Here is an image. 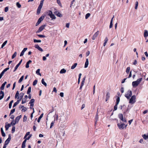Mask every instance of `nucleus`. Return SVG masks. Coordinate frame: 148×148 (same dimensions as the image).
Instances as JSON below:
<instances>
[{"instance_id":"36","label":"nucleus","mask_w":148,"mask_h":148,"mask_svg":"<svg viewBox=\"0 0 148 148\" xmlns=\"http://www.w3.org/2000/svg\"><path fill=\"white\" fill-rule=\"evenodd\" d=\"M130 70V68L129 67H127L126 69V72L127 74H128Z\"/></svg>"},{"instance_id":"10","label":"nucleus","mask_w":148,"mask_h":148,"mask_svg":"<svg viewBox=\"0 0 148 148\" xmlns=\"http://www.w3.org/2000/svg\"><path fill=\"white\" fill-rule=\"evenodd\" d=\"M35 47L36 49H37L38 50H39L40 51L42 52L43 51L42 49L40 47L38 44L36 45Z\"/></svg>"},{"instance_id":"39","label":"nucleus","mask_w":148,"mask_h":148,"mask_svg":"<svg viewBox=\"0 0 148 148\" xmlns=\"http://www.w3.org/2000/svg\"><path fill=\"white\" fill-rule=\"evenodd\" d=\"M23 78H24V76L23 75L21 77V78L19 79V80L18 81V82L19 83H21L22 81Z\"/></svg>"},{"instance_id":"40","label":"nucleus","mask_w":148,"mask_h":148,"mask_svg":"<svg viewBox=\"0 0 148 148\" xmlns=\"http://www.w3.org/2000/svg\"><path fill=\"white\" fill-rule=\"evenodd\" d=\"M34 42H41V40H37L36 39H34Z\"/></svg>"},{"instance_id":"47","label":"nucleus","mask_w":148,"mask_h":148,"mask_svg":"<svg viewBox=\"0 0 148 148\" xmlns=\"http://www.w3.org/2000/svg\"><path fill=\"white\" fill-rule=\"evenodd\" d=\"M55 120L53 121H52L51 123L50 128H52V127L53 125L54 124V123Z\"/></svg>"},{"instance_id":"59","label":"nucleus","mask_w":148,"mask_h":148,"mask_svg":"<svg viewBox=\"0 0 148 148\" xmlns=\"http://www.w3.org/2000/svg\"><path fill=\"white\" fill-rule=\"evenodd\" d=\"M31 87H29L28 88V94L29 93L31 92Z\"/></svg>"},{"instance_id":"5","label":"nucleus","mask_w":148,"mask_h":148,"mask_svg":"<svg viewBox=\"0 0 148 148\" xmlns=\"http://www.w3.org/2000/svg\"><path fill=\"white\" fill-rule=\"evenodd\" d=\"M35 101V100L34 99H32L29 101V104H30V109H33L34 108L33 107L34 106V103Z\"/></svg>"},{"instance_id":"25","label":"nucleus","mask_w":148,"mask_h":148,"mask_svg":"<svg viewBox=\"0 0 148 148\" xmlns=\"http://www.w3.org/2000/svg\"><path fill=\"white\" fill-rule=\"evenodd\" d=\"M40 69H38L36 71V73L38 75H39L40 76H41V73H40Z\"/></svg>"},{"instance_id":"13","label":"nucleus","mask_w":148,"mask_h":148,"mask_svg":"<svg viewBox=\"0 0 148 148\" xmlns=\"http://www.w3.org/2000/svg\"><path fill=\"white\" fill-rule=\"evenodd\" d=\"M45 17V16H43L42 15L38 19V23H40L44 19Z\"/></svg>"},{"instance_id":"32","label":"nucleus","mask_w":148,"mask_h":148,"mask_svg":"<svg viewBox=\"0 0 148 148\" xmlns=\"http://www.w3.org/2000/svg\"><path fill=\"white\" fill-rule=\"evenodd\" d=\"M120 101V97H118L116 99V105H118Z\"/></svg>"},{"instance_id":"14","label":"nucleus","mask_w":148,"mask_h":148,"mask_svg":"<svg viewBox=\"0 0 148 148\" xmlns=\"http://www.w3.org/2000/svg\"><path fill=\"white\" fill-rule=\"evenodd\" d=\"M27 48H24L21 53L20 55V56H23L24 55L25 52L27 50Z\"/></svg>"},{"instance_id":"19","label":"nucleus","mask_w":148,"mask_h":148,"mask_svg":"<svg viewBox=\"0 0 148 148\" xmlns=\"http://www.w3.org/2000/svg\"><path fill=\"white\" fill-rule=\"evenodd\" d=\"M7 82H5L1 85V90H3L5 86V84H6Z\"/></svg>"},{"instance_id":"28","label":"nucleus","mask_w":148,"mask_h":148,"mask_svg":"<svg viewBox=\"0 0 148 148\" xmlns=\"http://www.w3.org/2000/svg\"><path fill=\"white\" fill-rule=\"evenodd\" d=\"M43 113H42V114H41L40 115L39 117L38 118V119L37 121H38V122L39 123L40 122V120L43 117Z\"/></svg>"},{"instance_id":"58","label":"nucleus","mask_w":148,"mask_h":148,"mask_svg":"<svg viewBox=\"0 0 148 148\" xmlns=\"http://www.w3.org/2000/svg\"><path fill=\"white\" fill-rule=\"evenodd\" d=\"M42 5H43L40 4V5H39L38 8L41 9V8L42 6Z\"/></svg>"},{"instance_id":"27","label":"nucleus","mask_w":148,"mask_h":148,"mask_svg":"<svg viewBox=\"0 0 148 148\" xmlns=\"http://www.w3.org/2000/svg\"><path fill=\"white\" fill-rule=\"evenodd\" d=\"M77 65V63H74L73 65L71 67V69H74L75 67Z\"/></svg>"},{"instance_id":"3","label":"nucleus","mask_w":148,"mask_h":148,"mask_svg":"<svg viewBox=\"0 0 148 148\" xmlns=\"http://www.w3.org/2000/svg\"><path fill=\"white\" fill-rule=\"evenodd\" d=\"M130 99L129 103L131 104L134 103L136 101V96L133 95L131 97Z\"/></svg>"},{"instance_id":"44","label":"nucleus","mask_w":148,"mask_h":148,"mask_svg":"<svg viewBox=\"0 0 148 148\" xmlns=\"http://www.w3.org/2000/svg\"><path fill=\"white\" fill-rule=\"evenodd\" d=\"M19 94V93L18 91H17L16 94L15 95V98H16L18 97Z\"/></svg>"},{"instance_id":"62","label":"nucleus","mask_w":148,"mask_h":148,"mask_svg":"<svg viewBox=\"0 0 148 148\" xmlns=\"http://www.w3.org/2000/svg\"><path fill=\"white\" fill-rule=\"evenodd\" d=\"M26 102L25 99H23L22 100V103L23 104Z\"/></svg>"},{"instance_id":"23","label":"nucleus","mask_w":148,"mask_h":148,"mask_svg":"<svg viewBox=\"0 0 148 148\" xmlns=\"http://www.w3.org/2000/svg\"><path fill=\"white\" fill-rule=\"evenodd\" d=\"M142 137L144 139L147 140L148 138V134L147 135H146L145 134L143 135Z\"/></svg>"},{"instance_id":"38","label":"nucleus","mask_w":148,"mask_h":148,"mask_svg":"<svg viewBox=\"0 0 148 148\" xmlns=\"http://www.w3.org/2000/svg\"><path fill=\"white\" fill-rule=\"evenodd\" d=\"M16 5L17 7L18 8H20L21 7V5L20 4V3L18 2H17L16 3Z\"/></svg>"},{"instance_id":"4","label":"nucleus","mask_w":148,"mask_h":148,"mask_svg":"<svg viewBox=\"0 0 148 148\" xmlns=\"http://www.w3.org/2000/svg\"><path fill=\"white\" fill-rule=\"evenodd\" d=\"M47 13H48V15L50 16L52 19H55L56 18V16L55 15L52 13L51 11H49Z\"/></svg>"},{"instance_id":"6","label":"nucleus","mask_w":148,"mask_h":148,"mask_svg":"<svg viewBox=\"0 0 148 148\" xmlns=\"http://www.w3.org/2000/svg\"><path fill=\"white\" fill-rule=\"evenodd\" d=\"M117 125L120 129L122 130L124 129V128H126L127 125H125V124L123 123L121 124L118 123Z\"/></svg>"},{"instance_id":"21","label":"nucleus","mask_w":148,"mask_h":148,"mask_svg":"<svg viewBox=\"0 0 148 148\" xmlns=\"http://www.w3.org/2000/svg\"><path fill=\"white\" fill-rule=\"evenodd\" d=\"M110 97V94L109 92L107 93L106 95V101H107L109 99Z\"/></svg>"},{"instance_id":"30","label":"nucleus","mask_w":148,"mask_h":148,"mask_svg":"<svg viewBox=\"0 0 148 148\" xmlns=\"http://www.w3.org/2000/svg\"><path fill=\"white\" fill-rule=\"evenodd\" d=\"M7 42V40L5 41L2 45L1 48H3L6 45Z\"/></svg>"},{"instance_id":"55","label":"nucleus","mask_w":148,"mask_h":148,"mask_svg":"<svg viewBox=\"0 0 148 148\" xmlns=\"http://www.w3.org/2000/svg\"><path fill=\"white\" fill-rule=\"evenodd\" d=\"M16 121H13L11 123V124H12V125H15V124H16Z\"/></svg>"},{"instance_id":"42","label":"nucleus","mask_w":148,"mask_h":148,"mask_svg":"<svg viewBox=\"0 0 148 148\" xmlns=\"http://www.w3.org/2000/svg\"><path fill=\"white\" fill-rule=\"evenodd\" d=\"M17 53L16 52H15L14 53L13 55L12 56V58H14L16 56Z\"/></svg>"},{"instance_id":"7","label":"nucleus","mask_w":148,"mask_h":148,"mask_svg":"<svg viewBox=\"0 0 148 148\" xmlns=\"http://www.w3.org/2000/svg\"><path fill=\"white\" fill-rule=\"evenodd\" d=\"M45 26V25H42V26H41L39 28L38 30L37 31H36V33L37 34L41 32L42 30H43L44 29Z\"/></svg>"},{"instance_id":"56","label":"nucleus","mask_w":148,"mask_h":148,"mask_svg":"<svg viewBox=\"0 0 148 148\" xmlns=\"http://www.w3.org/2000/svg\"><path fill=\"white\" fill-rule=\"evenodd\" d=\"M118 105H116H116L114 106V110H116L117 109V106Z\"/></svg>"},{"instance_id":"45","label":"nucleus","mask_w":148,"mask_h":148,"mask_svg":"<svg viewBox=\"0 0 148 148\" xmlns=\"http://www.w3.org/2000/svg\"><path fill=\"white\" fill-rule=\"evenodd\" d=\"M41 10V9L38 8L37 9V14L38 15L40 13Z\"/></svg>"},{"instance_id":"37","label":"nucleus","mask_w":148,"mask_h":148,"mask_svg":"<svg viewBox=\"0 0 148 148\" xmlns=\"http://www.w3.org/2000/svg\"><path fill=\"white\" fill-rule=\"evenodd\" d=\"M10 126V124H8L7 125L5 126V130H8L9 127Z\"/></svg>"},{"instance_id":"24","label":"nucleus","mask_w":148,"mask_h":148,"mask_svg":"<svg viewBox=\"0 0 148 148\" xmlns=\"http://www.w3.org/2000/svg\"><path fill=\"white\" fill-rule=\"evenodd\" d=\"M66 72V70L64 69H62L60 71V73L61 74L65 73Z\"/></svg>"},{"instance_id":"1","label":"nucleus","mask_w":148,"mask_h":148,"mask_svg":"<svg viewBox=\"0 0 148 148\" xmlns=\"http://www.w3.org/2000/svg\"><path fill=\"white\" fill-rule=\"evenodd\" d=\"M142 79V78H140L137 79L136 81L133 82L132 83L133 87H134L137 86L141 81Z\"/></svg>"},{"instance_id":"11","label":"nucleus","mask_w":148,"mask_h":148,"mask_svg":"<svg viewBox=\"0 0 148 148\" xmlns=\"http://www.w3.org/2000/svg\"><path fill=\"white\" fill-rule=\"evenodd\" d=\"M4 92L2 91H1L0 92V100L2 99L4 96Z\"/></svg>"},{"instance_id":"50","label":"nucleus","mask_w":148,"mask_h":148,"mask_svg":"<svg viewBox=\"0 0 148 148\" xmlns=\"http://www.w3.org/2000/svg\"><path fill=\"white\" fill-rule=\"evenodd\" d=\"M19 66L18 64L16 66L15 68L14 69L13 71L14 72H15L16 70V69H17Z\"/></svg>"},{"instance_id":"52","label":"nucleus","mask_w":148,"mask_h":148,"mask_svg":"<svg viewBox=\"0 0 148 148\" xmlns=\"http://www.w3.org/2000/svg\"><path fill=\"white\" fill-rule=\"evenodd\" d=\"M33 112L31 114V119H32V118L33 117V114L34 112V109L33 108Z\"/></svg>"},{"instance_id":"41","label":"nucleus","mask_w":148,"mask_h":148,"mask_svg":"<svg viewBox=\"0 0 148 148\" xmlns=\"http://www.w3.org/2000/svg\"><path fill=\"white\" fill-rule=\"evenodd\" d=\"M37 35L40 38H45L46 37L45 36L43 35L37 34Z\"/></svg>"},{"instance_id":"34","label":"nucleus","mask_w":148,"mask_h":148,"mask_svg":"<svg viewBox=\"0 0 148 148\" xmlns=\"http://www.w3.org/2000/svg\"><path fill=\"white\" fill-rule=\"evenodd\" d=\"M90 14L89 13L85 15L86 19H87L90 16Z\"/></svg>"},{"instance_id":"33","label":"nucleus","mask_w":148,"mask_h":148,"mask_svg":"<svg viewBox=\"0 0 148 148\" xmlns=\"http://www.w3.org/2000/svg\"><path fill=\"white\" fill-rule=\"evenodd\" d=\"M19 103V101L18 100L16 102L14 103V104L13 106V107L14 108V107H15Z\"/></svg>"},{"instance_id":"17","label":"nucleus","mask_w":148,"mask_h":148,"mask_svg":"<svg viewBox=\"0 0 148 148\" xmlns=\"http://www.w3.org/2000/svg\"><path fill=\"white\" fill-rule=\"evenodd\" d=\"M144 36L145 38H146L148 36V32L147 30H144Z\"/></svg>"},{"instance_id":"22","label":"nucleus","mask_w":148,"mask_h":148,"mask_svg":"<svg viewBox=\"0 0 148 148\" xmlns=\"http://www.w3.org/2000/svg\"><path fill=\"white\" fill-rule=\"evenodd\" d=\"M11 138H10L9 137L7 139V140L5 141V145H7L8 144Z\"/></svg>"},{"instance_id":"8","label":"nucleus","mask_w":148,"mask_h":148,"mask_svg":"<svg viewBox=\"0 0 148 148\" xmlns=\"http://www.w3.org/2000/svg\"><path fill=\"white\" fill-rule=\"evenodd\" d=\"M119 119L123 122H126V120L123 119V116L122 114H119Z\"/></svg>"},{"instance_id":"61","label":"nucleus","mask_w":148,"mask_h":148,"mask_svg":"<svg viewBox=\"0 0 148 148\" xmlns=\"http://www.w3.org/2000/svg\"><path fill=\"white\" fill-rule=\"evenodd\" d=\"M137 62L136 60H134V62L133 63V64L134 65H135L137 64Z\"/></svg>"},{"instance_id":"31","label":"nucleus","mask_w":148,"mask_h":148,"mask_svg":"<svg viewBox=\"0 0 148 148\" xmlns=\"http://www.w3.org/2000/svg\"><path fill=\"white\" fill-rule=\"evenodd\" d=\"M20 97H18L17 98V99L20 100L23 97V93H20Z\"/></svg>"},{"instance_id":"48","label":"nucleus","mask_w":148,"mask_h":148,"mask_svg":"<svg viewBox=\"0 0 148 148\" xmlns=\"http://www.w3.org/2000/svg\"><path fill=\"white\" fill-rule=\"evenodd\" d=\"M9 68H8V67L7 68H5V69L2 72H3V73H5V72L7 71H8V70H9Z\"/></svg>"},{"instance_id":"49","label":"nucleus","mask_w":148,"mask_h":148,"mask_svg":"<svg viewBox=\"0 0 148 148\" xmlns=\"http://www.w3.org/2000/svg\"><path fill=\"white\" fill-rule=\"evenodd\" d=\"M57 2L58 4L60 5L61 6V3L60 2V0H57Z\"/></svg>"},{"instance_id":"29","label":"nucleus","mask_w":148,"mask_h":148,"mask_svg":"<svg viewBox=\"0 0 148 148\" xmlns=\"http://www.w3.org/2000/svg\"><path fill=\"white\" fill-rule=\"evenodd\" d=\"M41 82H42V83L44 85H45V86H47V83L45 82V81H44V79H42V80H41Z\"/></svg>"},{"instance_id":"53","label":"nucleus","mask_w":148,"mask_h":148,"mask_svg":"<svg viewBox=\"0 0 148 148\" xmlns=\"http://www.w3.org/2000/svg\"><path fill=\"white\" fill-rule=\"evenodd\" d=\"M27 110V109L25 107H23V108L22 109V112H25Z\"/></svg>"},{"instance_id":"35","label":"nucleus","mask_w":148,"mask_h":148,"mask_svg":"<svg viewBox=\"0 0 148 148\" xmlns=\"http://www.w3.org/2000/svg\"><path fill=\"white\" fill-rule=\"evenodd\" d=\"M38 81L37 79H35L33 82V85L34 86H35L37 84Z\"/></svg>"},{"instance_id":"18","label":"nucleus","mask_w":148,"mask_h":148,"mask_svg":"<svg viewBox=\"0 0 148 148\" xmlns=\"http://www.w3.org/2000/svg\"><path fill=\"white\" fill-rule=\"evenodd\" d=\"M114 17V16H113V17H112V18L111 19V20L110 21V26H109V27H110V28H112V26H113V24H112L113 20V19Z\"/></svg>"},{"instance_id":"64","label":"nucleus","mask_w":148,"mask_h":148,"mask_svg":"<svg viewBox=\"0 0 148 148\" xmlns=\"http://www.w3.org/2000/svg\"><path fill=\"white\" fill-rule=\"evenodd\" d=\"M121 93H123L124 92V88L123 87H122L121 88Z\"/></svg>"},{"instance_id":"57","label":"nucleus","mask_w":148,"mask_h":148,"mask_svg":"<svg viewBox=\"0 0 148 148\" xmlns=\"http://www.w3.org/2000/svg\"><path fill=\"white\" fill-rule=\"evenodd\" d=\"M4 73H3V72H2L0 74V79L2 77Z\"/></svg>"},{"instance_id":"26","label":"nucleus","mask_w":148,"mask_h":148,"mask_svg":"<svg viewBox=\"0 0 148 148\" xmlns=\"http://www.w3.org/2000/svg\"><path fill=\"white\" fill-rule=\"evenodd\" d=\"M98 119V113L97 112V113L95 117V124H96L97 121Z\"/></svg>"},{"instance_id":"43","label":"nucleus","mask_w":148,"mask_h":148,"mask_svg":"<svg viewBox=\"0 0 148 148\" xmlns=\"http://www.w3.org/2000/svg\"><path fill=\"white\" fill-rule=\"evenodd\" d=\"M15 111V109H13L12 110L10 111V115H11L12 114H13Z\"/></svg>"},{"instance_id":"15","label":"nucleus","mask_w":148,"mask_h":148,"mask_svg":"<svg viewBox=\"0 0 148 148\" xmlns=\"http://www.w3.org/2000/svg\"><path fill=\"white\" fill-rule=\"evenodd\" d=\"M88 58H87L86 59V61L84 67L85 68H86L88 67Z\"/></svg>"},{"instance_id":"51","label":"nucleus","mask_w":148,"mask_h":148,"mask_svg":"<svg viewBox=\"0 0 148 148\" xmlns=\"http://www.w3.org/2000/svg\"><path fill=\"white\" fill-rule=\"evenodd\" d=\"M27 119V117L26 116H25L23 119V121H25Z\"/></svg>"},{"instance_id":"20","label":"nucleus","mask_w":148,"mask_h":148,"mask_svg":"<svg viewBox=\"0 0 148 148\" xmlns=\"http://www.w3.org/2000/svg\"><path fill=\"white\" fill-rule=\"evenodd\" d=\"M22 116L21 115H20L19 116H17L16 119H15V121L16 122H18L19 121V119H21V117Z\"/></svg>"},{"instance_id":"46","label":"nucleus","mask_w":148,"mask_h":148,"mask_svg":"<svg viewBox=\"0 0 148 148\" xmlns=\"http://www.w3.org/2000/svg\"><path fill=\"white\" fill-rule=\"evenodd\" d=\"M138 3L137 1H136V5L135 7V9H137V8L138 6Z\"/></svg>"},{"instance_id":"63","label":"nucleus","mask_w":148,"mask_h":148,"mask_svg":"<svg viewBox=\"0 0 148 148\" xmlns=\"http://www.w3.org/2000/svg\"><path fill=\"white\" fill-rule=\"evenodd\" d=\"M57 91V90L56 88V87H54L53 88V91L56 92Z\"/></svg>"},{"instance_id":"60","label":"nucleus","mask_w":148,"mask_h":148,"mask_svg":"<svg viewBox=\"0 0 148 148\" xmlns=\"http://www.w3.org/2000/svg\"><path fill=\"white\" fill-rule=\"evenodd\" d=\"M90 51H87L86 53V56H88L90 54Z\"/></svg>"},{"instance_id":"9","label":"nucleus","mask_w":148,"mask_h":148,"mask_svg":"<svg viewBox=\"0 0 148 148\" xmlns=\"http://www.w3.org/2000/svg\"><path fill=\"white\" fill-rule=\"evenodd\" d=\"M99 33V32L98 31H97L94 35L92 37V39L95 40L96 38L98 36Z\"/></svg>"},{"instance_id":"54","label":"nucleus","mask_w":148,"mask_h":148,"mask_svg":"<svg viewBox=\"0 0 148 148\" xmlns=\"http://www.w3.org/2000/svg\"><path fill=\"white\" fill-rule=\"evenodd\" d=\"M8 7H6L5 8V12H7L8 11Z\"/></svg>"},{"instance_id":"12","label":"nucleus","mask_w":148,"mask_h":148,"mask_svg":"<svg viewBox=\"0 0 148 148\" xmlns=\"http://www.w3.org/2000/svg\"><path fill=\"white\" fill-rule=\"evenodd\" d=\"M28 139L27 138H26L25 140L23 142L22 145V148H25V143L27 141V140Z\"/></svg>"},{"instance_id":"2","label":"nucleus","mask_w":148,"mask_h":148,"mask_svg":"<svg viewBox=\"0 0 148 148\" xmlns=\"http://www.w3.org/2000/svg\"><path fill=\"white\" fill-rule=\"evenodd\" d=\"M132 95V91L128 90L125 94V96L128 99H129Z\"/></svg>"},{"instance_id":"16","label":"nucleus","mask_w":148,"mask_h":148,"mask_svg":"<svg viewBox=\"0 0 148 148\" xmlns=\"http://www.w3.org/2000/svg\"><path fill=\"white\" fill-rule=\"evenodd\" d=\"M55 13L58 17H61L62 16V15L58 12L56 11L55 12Z\"/></svg>"}]
</instances>
